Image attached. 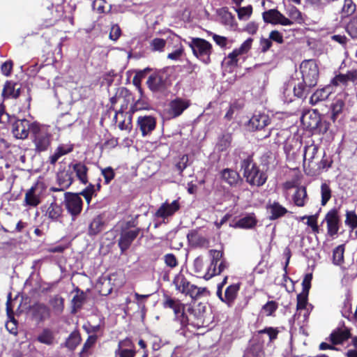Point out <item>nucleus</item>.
Returning <instances> with one entry per match:
<instances>
[{"instance_id":"nucleus-30","label":"nucleus","mask_w":357,"mask_h":357,"mask_svg":"<svg viewBox=\"0 0 357 357\" xmlns=\"http://www.w3.org/2000/svg\"><path fill=\"white\" fill-rule=\"evenodd\" d=\"M239 289V284H232L228 286L225 291L224 303H226L227 305H230L236 298Z\"/></svg>"},{"instance_id":"nucleus-34","label":"nucleus","mask_w":357,"mask_h":357,"mask_svg":"<svg viewBox=\"0 0 357 357\" xmlns=\"http://www.w3.org/2000/svg\"><path fill=\"white\" fill-rule=\"evenodd\" d=\"M170 38L172 40L175 41L177 44L176 45L175 50L167 54V58L173 61H178L183 54V47L179 42V38L177 36L174 35Z\"/></svg>"},{"instance_id":"nucleus-54","label":"nucleus","mask_w":357,"mask_h":357,"mask_svg":"<svg viewBox=\"0 0 357 357\" xmlns=\"http://www.w3.org/2000/svg\"><path fill=\"white\" fill-rule=\"evenodd\" d=\"M164 261L168 267L174 268L178 266V260L174 255L167 254L164 256Z\"/></svg>"},{"instance_id":"nucleus-29","label":"nucleus","mask_w":357,"mask_h":357,"mask_svg":"<svg viewBox=\"0 0 357 357\" xmlns=\"http://www.w3.org/2000/svg\"><path fill=\"white\" fill-rule=\"evenodd\" d=\"M232 137L230 134H225L218 138L215 145V150L218 153L226 152L231 146Z\"/></svg>"},{"instance_id":"nucleus-18","label":"nucleus","mask_w":357,"mask_h":357,"mask_svg":"<svg viewBox=\"0 0 357 357\" xmlns=\"http://www.w3.org/2000/svg\"><path fill=\"white\" fill-rule=\"evenodd\" d=\"M180 208L178 200H174L172 203L165 202L162 204L156 211V216L163 219L167 218L177 211Z\"/></svg>"},{"instance_id":"nucleus-10","label":"nucleus","mask_w":357,"mask_h":357,"mask_svg":"<svg viewBox=\"0 0 357 357\" xmlns=\"http://www.w3.org/2000/svg\"><path fill=\"white\" fill-rule=\"evenodd\" d=\"M64 205L68 212L73 216H77L82 211L83 202L79 194L65 193Z\"/></svg>"},{"instance_id":"nucleus-40","label":"nucleus","mask_w":357,"mask_h":357,"mask_svg":"<svg viewBox=\"0 0 357 357\" xmlns=\"http://www.w3.org/2000/svg\"><path fill=\"white\" fill-rule=\"evenodd\" d=\"M344 224L354 231L357 228V214L354 211H347Z\"/></svg>"},{"instance_id":"nucleus-46","label":"nucleus","mask_w":357,"mask_h":357,"mask_svg":"<svg viewBox=\"0 0 357 357\" xmlns=\"http://www.w3.org/2000/svg\"><path fill=\"white\" fill-rule=\"evenodd\" d=\"M150 49L153 52H163L166 45V40L160 38H155L150 42Z\"/></svg>"},{"instance_id":"nucleus-57","label":"nucleus","mask_w":357,"mask_h":357,"mask_svg":"<svg viewBox=\"0 0 357 357\" xmlns=\"http://www.w3.org/2000/svg\"><path fill=\"white\" fill-rule=\"evenodd\" d=\"M259 333H266L268 335L270 340H275L278 334V330L273 327H267L263 330H260Z\"/></svg>"},{"instance_id":"nucleus-35","label":"nucleus","mask_w":357,"mask_h":357,"mask_svg":"<svg viewBox=\"0 0 357 357\" xmlns=\"http://www.w3.org/2000/svg\"><path fill=\"white\" fill-rule=\"evenodd\" d=\"M62 212L63 210L61 206L52 202L46 210V215L53 220H58L61 218Z\"/></svg>"},{"instance_id":"nucleus-49","label":"nucleus","mask_w":357,"mask_h":357,"mask_svg":"<svg viewBox=\"0 0 357 357\" xmlns=\"http://www.w3.org/2000/svg\"><path fill=\"white\" fill-rule=\"evenodd\" d=\"M213 39L215 43L222 48H227L228 47V45L230 47L233 43L232 40H229L225 36H219L217 34H213Z\"/></svg>"},{"instance_id":"nucleus-28","label":"nucleus","mask_w":357,"mask_h":357,"mask_svg":"<svg viewBox=\"0 0 357 357\" xmlns=\"http://www.w3.org/2000/svg\"><path fill=\"white\" fill-rule=\"evenodd\" d=\"M222 179L231 186L236 185L241 181L239 174L234 170L225 169L221 172Z\"/></svg>"},{"instance_id":"nucleus-22","label":"nucleus","mask_w":357,"mask_h":357,"mask_svg":"<svg viewBox=\"0 0 357 357\" xmlns=\"http://www.w3.org/2000/svg\"><path fill=\"white\" fill-rule=\"evenodd\" d=\"M187 238L190 244L193 247L206 248L209 245L208 240L197 231H191Z\"/></svg>"},{"instance_id":"nucleus-41","label":"nucleus","mask_w":357,"mask_h":357,"mask_svg":"<svg viewBox=\"0 0 357 357\" xmlns=\"http://www.w3.org/2000/svg\"><path fill=\"white\" fill-rule=\"evenodd\" d=\"M345 103L342 99L335 100L331 106L332 110V119L335 121L337 117L342 112Z\"/></svg>"},{"instance_id":"nucleus-5","label":"nucleus","mask_w":357,"mask_h":357,"mask_svg":"<svg viewBox=\"0 0 357 357\" xmlns=\"http://www.w3.org/2000/svg\"><path fill=\"white\" fill-rule=\"evenodd\" d=\"M188 44L198 59L206 64L211 61L213 47L209 42L200 38H192Z\"/></svg>"},{"instance_id":"nucleus-15","label":"nucleus","mask_w":357,"mask_h":357,"mask_svg":"<svg viewBox=\"0 0 357 357\" xmlns=\"http://www.w3.org/2000/svg\"><path fill=\"white\" fill-rule=\"evenodd\" d=\"M190 105L188 100L181 98H176L169 104L167 114L169 118H175L180 116L183 112Z\"/></svg>"},{"instance_id":"nucleus-50","label":"nucleus","mask_w":357,"mask_h":357,"mask_svg":"<svg viewBox=\"0 0 357 357\" xmlns=\"http://www.w3.org/2000/svg\"><path fill=\"white\" fill-rule=\"evenodd\" d=\"M289 15L291 17V20L293 22L295 21V23L298 24H302L303 23V21L305 20L304 18L302 16L301 13L295 7H291L289 9L288 11Z\"/></svg>"},{"instance_id":"nucleus-47","label":"nucleus","mask_w":357,"mask_h":357,"mask_svg":"<svg viewBox=\"0 0 357 357\" xmlns=\"http://www.w3.org/2000/svg\"><path fill=\"white\" fill-rule=\"evenodd\" d=\"M238 17L240 20H248L252 13V7L249 5L244 7H239L236 9Z\"/></svg>"},{"instance_id":"nucleus-25","label":"nucleus","mask_w":357,"mask_h":357,"mask_svg":"<svg viewBox=\"0 0 357 357\" xmlns=\"http://www.w3.org/2000/svg\"><path fill=\"white\" fill-rule=\"evenodd\" d=\"M73 149V145L71 144H62L59 145L54 152L49 157L50 162L52 165H54L61 156L70 153Z\"/></svg>"},{"instance_id":"nucleus-37","label":"nucleus","mask_w":357,"mask_h":357,"mask_svg":"<svg viewBox=\"0 0 357 357\" xmlns=\"http://www.w3.org/2000/svg\"><path fill=\"white\" fill-rule=\"evenodd\" d=\"M147 84L152 91L158 90L163 84L162 75L160 73L151 75L147 80Z\"/></svg>"},{"instance_id":"nucleus-64","label":"nucleus","mask_w":357,"mask_h":357,"mask_svg":"<svg viewBox=\"0 0 357 357\" xmlns=\"http://www.w3.org/2000/svg\"><path fill=\"white\" fill-rule=\"evenodd\" d=\"M13 68V63L11 61H6L1 65V70L2 73L6 76H9Z\"/></svg>"},{"instance_id":"nucleus-21","label":"nucleus","mask_w":357,"mask_h":357,"mask_svg":"<svg viewBox=\"0 0 357 357\" xmlns=\"http://www.w3.org/2000/svg\"><path fill=\"white\" fill-rule=\"evenodd\" d=\"M57 181L61 188H52V190L56 192L68 188L73 182V172L71 169L61 171L57 174Z\"/></svg>"},{"instance_id":"nucleus-12","label":"nucleus","mask_w":357,"mask_h":357,"mask_svg":"<svg viewBox=\"0 0 357 357\" xmlns=\"http://www.w3.org/2000/svg\"><path fill=\"white\" fill-rule=\"evenodd\" d=\"M265 22L272 24H280L282 26H290L294 22L286 18L276 9H270L262 14Z\"/></svg>"},{"instance_id":"nucleus-8","label":"nucleus","mask_w":357,"mask_h":357,"mask_svg":"<svg viewBox=\"0 0 357 357\" xmlns=\"http://www.w3.org/2000/svg\"><path fill=\"white\" fill-rule=\"evenodd\" d=\"M252 42L253 39L251 38L245 40L238 48L234 49L225 58L223 64L229 67L236 66L238 61V56L247 54L252 47Z\"/></svg>"},{"instance_id":"nucleus-55","label":"nucleus","mask_w":357,"mask_h":357,"mask_svg":"<svg viewBox=\"0 0 357 357\" xmlns=\"http://www.w3.org/2000/svg\"><path fill=\"white\" fill-rule=\"evenodd\" d=\"M330 94V92L326 91L325 89H322L320 91L317 90L314 92V97H316V100L314 101L315 105L318 101L326 99Z\"/></svg>"},{"instance_id":"nucleus-23","label":"nucleus","mask_w":357,"mask_h":357,"mask_svg":"<svg viewBox=\"0 0 357 357\" xmlns=\"http://www.w3.org/2000/svg\"><path fill=\"white\" fill-rule=\"evenodd\" d=\"M114 118L118 122V127L120 130L130 132L132 127L131 114L118 112Z\"/></svg>"},{"instance_id":"nucleus-20","label":"nucleus","mask_w":357,"mask_h":357,"mask_svg":"<svg viewBox=\"0 0 357 357\" xmlns=\"http://www.w3.org/2000/svg\"><path fill=\"white\" fill-rule=\"evenodd\" d=\"M155 119L151 116L138 117L137 126L139 128L143 136L153 131L155 128Z\"/></svg>"},{"instance_id":"nucleus-48","label":"nucleus","mask_w":357,"mask_h":357,"mask_svg":"<svg viewBox=\"0 0 357 357\" xmlns=\"http://www.w3.org/2000/svg\"><path fill=\"white\" fill-rule=\"evenodd\" d=\"M348 34L354 39H357V16L353 17L346 26Z\"/></svg>"},{"instance_id":"nucleus-42","label":"nucleus","mask_w":357,"mask_h":357,"mask_svg":"<svg viewBox=\"0 0 357 357\" xmlns=\"http://www.w3.org/2000/svg\"><path fill=\"white\" fill-rule=\"evenodd\" d=\"M256 223L257 220L255 215L253 214H250L241 218L236 224L239 227L248 229L254 227Z\"/></svg>"},{"instance_id":"nucleus-7","label":"nucleus","mask_w":357,"mask_h":357,"mask_svg":"<svg viewBox=\"0 0 357 357\" xmlns=\"http://www.w3.org/2000/svg\"><path fill=\"white\" fill-rule=\"evenodd\" d=\"M45 190V184L43 181H37L26 192L24 196L25 205L33 207L37 206L41 202Z\"/></svg>"},{"instance_id":"nucleus-44","label":"nucleus","mask_w":357,"mask_h":357,"mask_svg":"<svg viewBox=\"0 0 357 357\" xmlns=\"http://www.w3.org/2000/svg\"><path fill=\"white\" fill-rule=\"evenodd\" d=\"M321 203L322 206H325L328 202L331 199L332 196V190L330 188V186L326 183H324L321 185Z\"/></svg>"},{"instance_id":"nucleus-4","label":"nucleus","mask_w":357,"mask_h":357,"mask_svg":"<svg viewBox=\"0 0 357 357\" xmlns=\"http://www.w3.org/2000/svg\"><path fill=\"white\" fill-rule=\"evenodd\" d=\"M209 254L211 259L204 276L206 280H209L215 275H220L229 267V263L223 257L222 251L211 250Z\"/></svg>"},{"instance_id":"nucleus-33","label":"nucleus","mask_w":357,"mask_h":357,"mask_svg":"<svg viewBox=\"0 0 357 357\" xmlns=\"http://www.w3.org/2000/svg\"><path fill=\"white\" fill-rule=\"evenodd\" d=\"M17 84L7 82L3 87L2 95L5 98H16L20 96V89L16 88Z\"/></svg>"},{"instance_id":"nucleus-31","label":"nucleus","mask_w":357,"mask_h":357,"mask_svg":"<svg viewBox=\"0 0 357 357\" xmlns=\"http://www.w3.org/2000/svg\"><path fill=\"white\" fill-rule=\"evenodd\" d=\"M37 340L44 344L52 345L55 342L53 331L50 328H44L38 335Z\"/></svg>"},{"instance_id":"nucleus-13","label":"nucleus","mask_w":357,"mask_h":357,"mask_svg":"<svg viewBox=\"0 0 357 357\" xmlns=\"http://www.w3.org/2000/svg\"><path fill=\"white\" fill-rule=\"evenodd\" d=\"M165 307H169L173 310L175 317L182 324L186 322L187 318L185 314V305L181 303L178 300L173 299L167 297L164 303Z\"/></svg>"},{"instance_id":"nucleus-63","label":"nucleus","mask_w":357,"mask_h":357,"mask_svg":"<svg viewBox=\"0 0 357 357\" xmlns=\"http://www.w3.org/2000/svg\"><path fill=\"white\" fill-rule=\"evenodd\" d=\"M271 40L275 41L279 44H282L284 41L283 36L278 31H272L269 34Z\"/></svg>"},{"instance_id":"nucleus-2","label":"nucleus","mask_w":357,"mask_h":357,"mask_svg":"<svg viewBox=\"0 0 357 357\" xmlns=\"http://www.w3.org/2000/svg\"><path fill=\"white\" fill-rule=\"evenodd\" d=\"M283 189L287 197H291L294 204L298 206H304L307 199L305 188L301 185L298 176L287 181L283 184Z\"/></svg>"},{"instance_id":"nucleus-38","label":"nucleus","mask_w":357,"mask_h":357,"mask_svg":"<svg viewBox=\"0 0 357 357\" xmlns=\"http://www.w3.org/2000/svg\"><path fill=\"white\" fill-rule=\"evenodd\" d=\"M312 62L311 60L304 61L300 66L301 72L303 78L304 82L311 80L312 75Z\"/></svg>"},{"instance_id":"nucleus-45","label":"nucleus","mask_w":357,"mask_h":357,"mask_svg":"<svg viewBox=\"0 0 357 357\" xmlns=\"http://www.w3.org/2000/svg\"><path fill=\"white\" fill-rule=\"evenodd\" d=\"M278 307V304L275 301H268L262 306L261 312L267 317L273 316Z\"/></svg>"},{"instance_id":"nucleus-53","label":"nucleus","mask_w":357,"mask_h":357,"mask_svg":"<svg viewBox=\"0 0 357 357\" xmlns=\"http://www.w3.org/2000/svg\"><path fill=\"white\" fill-rule=\"evenodd\" d=\"M94 194L95 186L93 184H89L79 195H82L86 199L88 204H90Z\"/></svg>"},{"instance_id":"nucleus-3","label":"nucleus","mask_w":357,"mask_h":357,"mask_svg":"<svg viewBox=\"0 0 357 357\" xmlns=\"http://www.w3.org/2000/svg\"><path fill=\"white\" fill-rule=\"evenodd\" d=\"M241 168L243 169V176L246 181L251 185L261 186L266 181V174L261 171L258 167L253 163L251 158H246L242 161Z\"/></svg>"},{"instance_id":"nucleus-26","label":"nucleus","mask_w":357,"mask_h":357,"mask_svg":"<svg viewBox=\"0 0 357 357\" xmlns=\"http://www.w3.org/2000/svg\"><path fill=\"white\" fill-rule=\"evenodd\" d=\"M69 169L75 173L77 178L82 183L86 184L88 183V168L82 162L70 164Z\"/></svg>"},{"instance_id":"nucleus-6","label":"nucleus","mask_w":357,"mask_h":357,"mask_svg":"<svg viewBox=\"0 0 357 357\" xmlns=\"http://www.w3.org/2000/svg\"><path fill=\"white\" fill-rule=\"evenodd\" d=\"M173 284L178 291L192 298H197L203 291L202 288L190 284L182 274L175 276Z\"/></svg>"},{"instance_id":"nucleus-9","label":"nucleus","mask_w":357,"mask_h":357,"mask_svg":"<svg viewBox=\"0 0 357 357\" xmlns=\"http://www.w3.org/2000/svg\"><path fill=\"white\" fill-rule=\"evenodd\" d=\"M324 221L326 223L327 234L334 237L337 234L341 225L339 210L337 208L329 210L325 215Z\"/></svg>"},{"instance_id":"nucleus-56","label":"nucleus","mask_w":357,"mask_h":357,"mask_svg":"<svg viewBox=\"0 0 357 357\" xmlns=\"http://www.w3.org/2000/svg\"><path fill=\"white\" fill-rule=\"evenodd\" d=\"M84 294L83 293H77L73 298V304L74 310L79 308L84 303Z\"/></svg>"},{"instance_id":"nucleus-62","label":"nucleus","mask_w":357,"mask_h":357,"mask_svg":"<svg viewBox=\"0 0 357 357\" xmlns=\"http://www.w3.org/2000/svg\"><path fill=\"white\" fill-rule=\"evenodd\" d=\"M259 45H260L261 52H266L271 47L272 42H271L270 38H261L259 41Z\"/></svg>"},{"instance_id":"nucleus-36","label":"nucleus","mask_w":357,"mask_h":357,"mask_svg":"<svg viewBox=\"0 0 357 357\" xmlns=\"http://www.w3.org/2000/svg\"><path fill=\"white\" fill-rule=\"evenodd\" d=\"M102 218L98 215L94 218L89 226V234L91 236L96 235L102 229Z\"/></svg>"},{"instance_id":"nucleus-19","label":"nucleus","mask_w":357,"mask_h":357,"mask_svg":"<svg viewBox=\"0 0 357 357\" xmlns=\"http://www.w3.org/2000/svg\"><path fill=\"white\" fill-rule=\"evenodd\" d=\"M139 234V229L123 231L119 240V246L121 252L126 250Z\"/></svg>"},{"instance_id":"nucleus-39","label":"nucleus","mask_w":357,"mask_h":357,"mask_svg":"<svg viewBox=\"0 0 357 357\" xmlns=\"http://www.w3.org/2000/svg\"><path fill=\"white\" fill-rule=\"evenodd\" d=\"M34 315L40 320H43L50 316L49 308L44 304H36L33 307Z\"/></svg>"},{"instance_id":"nucleus-1","label":"nucleus","mask_w":357,"mask_h":357,"mask_svg":"<svg viewBox=\"0 0 357 357\" xmlns=\"http://www.w3.org/2000/svg\"><path fill=\"white\" fill-rule=\"evenodd\" d=\"M31 137L36 152L47 151L52 140L51 127L36 121L33 122Z\"/></svg>"},{"instance_id":"nucleus-17","label":"nucleus","mask_w":357,"mask_h":357,"mask_svg":"<svg viewBox=\"0 0 357 357\" xmlns=\"http://www.w3.org/2000/svg\"><path fill=\"white\" fill-rule=\"evenodd\" d=\"M351 337V333L348 328H344V329L337 328L330 334L328 340L335 347V345L343 344Z\"/></svg>"},{"instance_id":"nucleus-61","label":"nucleus","mask_w":357,"mask_h":357,"mask_svg":"<svg viewBox=\"0 0 357 357\" xmlns=\"http://www.w3.org/2000/svg\"><path fill=\"white\" fill-rule=\"evenodd\" d=\"M121 36V29L117 24H114L111 27L109 38L112 40H116Z\"/></svg>"},{"instance_id":"nucleus-14","label":"nucleus","mask_w":357,"mask_h":357,"mask_svg":"<svg viewBox=\"0 0 357 357\" xmlns=\"http://www.w3.org/2000/svg\"><path fill=\"white\" fill-rule=\"evenodd\" d=\"M312 275L307 274L303 280L302 291L297 296V310L305 309L307 304V297L311 287Z\"/></svg>"},{"instance_id":"nucleus-60","label":"nucleus","mask_w":357,"mask_h":357,"mask_svg":"<svg viewBox=\"0 0 357 357\" xmlns=\"http://www.w3.org/2000/svg\"><path fill=\"white\" fill-rule=\"evenodd\" d=\"M259 26L255 22H248L243 28V31L247 32L249 34L254 35L257 33Z\"/></svg>"},{"instance_id":"nucleus-59","label":"nucleus","mask_w":357,"mask_h":357,"mask_svg":"<svg viewBox=\"0 0 357 357\" xmlns=\"http://www.w3.org/2000/svg\"><path fill=\"white\" fill-rule=\"evenodd\" d=\"M331 83L334 86H338L340 84L347 86L348 82L347 80V78H346L344 74H339V75H336L335 77H333V79L331 81Z\"/></svg>"},{"instance_id":"nucleus-32","label":"nucleus","mask_w":357,"mask_h":357,"mask_svg":"<svg viewBox=\"0 0 357 357\" xmlns=\"http://www.w3.org/2000/svg\"><path fill=\"white\" fill-rule=\"evenodd\" d=\"M344 251L345 244L339 245L333 249L332 261L334 265L342 266L344 263Z\"/></svg>"},{"instance_id":"nucleus-27","label":"nucleus","mask_w":357,"mask_h":357,"mask_svg":"<svg viewBox=\"0 0 357 357\" xmlns=\"http://www.w3.org/2000/svg\"><path fill=\"white\" fill-rule=\"evenodd\" d=\"M266 209L268 213L271 215V220L278 219L287 213V210L276 202L268 203L266 206Z\"/></svg>"},{"instance_id":"nucleus-24","label":"nucleus","mask_w":357,"mask_h":357,"mask_svg":"<svg viewBox=\"0 0 357 357\" xmlns=\"http://www.w3.org/2000/svg\"><path fill=\"white\" fill-rule=\"evenodd\" d=\"M116 354L119 357H134L135 356V350L131 340L126 339L121 341L119 343V349Z\"/></svg>"},{"instance_id":"nucleus-43","label":"nucleus","mask_w":357,"mask_h":357,"mask_svg":"<svg viewBox=\"0 0 357 357\" xmlns=\"http://www.w3.org/2000/svg\"><path fill=\"white\" fill-rule=\"evenodd\" d=\"M356 6L353 0H344L341 10L342 17H347L351 15L356 10Z\"/></svg>"},{"instance_id":"nucleus-58","label":"nucleus","mask_w":357,"mask_h":357,"mask_svg":"<svg viewBox=\"0 0 357 357\" xmlns=\"http://www.w3.org/2000/svg\"><path fill=\"white\" fill-rule=\"evenodd\" d=\"M101 172L107 184H108L114 177V170L111 167L102 169Z\"/></svg>"},{"instance_id":"nucleus-52","label":"nucleus","mask_w":357,"mask_h":357,"mask_svg":"<svg viewBox=\"0 0 357 357\" xmlns=\"http://www.w3.org/2000/svg\"><path fill=\"white\" fill-rule=\"evenodd\" d=\"M80 342L79 335L76 333H73L70 334L68 340H66V346L70 349H73L78 345Z\"/></svg>"},{"instance_id":"nucleus-51","label":"nucleus","mask_w":357,"mask_h":357,"mask_svg":"<svg viewBox=\"0 0 357 357\" xmlns=\"http://www.w3.org/2000/svg\"><path fill=\"white\" fill-rule=\"evenodd\" d=\"M50 304L56 313L59 314L62 312L63 310V299L61 297H54L51 300Z\"/></svg>"},{"instance_id":"nucleus-16","label":"nucleus","mask_w":357,"mask_h":357,"mask_svg":"<svg viewBox=\"0 0 357 357\" xmlns=\"http://www.w3.org/2000/svg\"><path fill=\"white\" fill-rule=\"evenodd\" d=\"M270 123V118L265 114H255L250 119L247 124L248 130L250 131H255L257 130L263 129L268 126Z\"/></svg>"},{"instance_id":"nucleus-11","label":"nucleus","mask_w":357,"mask_h":357,"mask_svg":"<svg viewBox=\"0 0 357 357\" xmlns=\"http://www.w3.org/2000/svg\"><path fill=\"white\" fill-rule=\"evenodd\" d=\"M33 122L31 123L26 119H18L12 126V133L16 139H24L31 134Z\"/></svg>"}]
</instances>
